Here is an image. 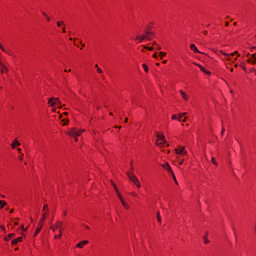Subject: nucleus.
Instances as JSON below:
<instances>
[{
  "label": "nucleus",
  "instance_id": "nucleus-43",
  "mask_svg": "<svg viewBox=\"0 0 256 256\" xmlns=\"http://www.w3.org/2000/svg\"><path fill=\"white\" fill-rule=\"evenodd\" d=\"M19 159H20V161H23V155H21V156L19 157Z\"/></svg>",
  "mask_w": 256,
  "mask_h": 256
},
{
  "label": "nucleus",
  "instance_id": "nucleus-60",
  "mask_svg": "<svg viewBox=\"0 0 256 256\" xmlns=\"http://www.w3.org/2000/svg\"><path fill=\"white\" fill-rule=\"evenodd\" d=\"M10 213H13V209H12V210H10Z\"/></svg>",
  "mask_w": 256,
  "mask_h": 256
},
{
  "label": "nucleus",
  "instance_id": "nucleus-41",
  "mask_svg": "<svg viewBox=\"0 0 256 256\" xmlns=\"http://www.w3.org/2000/svg\"><path fill=\"white\" fill-rule=\"evenodd\" d=\"M157 50L161 51V46L157 45Z\"/></svg>",
  "mask_w": 256,
  "mask_h": 256
},
{
  "label": "nucleus",
  "instance_id": "nucleus-55",
  "mask_svg": "<svg viewBox=\"0 0 256 256\" xmlns=\"http://www.w3.org/2000/svg\"><path fill=\"white\" fill-rule=\"evenodd\" d=\"M127 121H128V118H125V123H127Z\"/></svg>",
  "mask_w": 256,
  "mask_h": 256
},
{
  "label": "nucleus",
  "instance_id": "nucleus-59",
  "mask_svg": "<svg viewBox=\"0 0 256 256\" xmlns=\"http://www.w3.org/2000/svg\"><path fill=\"white\" fill-rule=\"evenodd\" d=\"M86 229H89V226H85Z\"/></svg>",
  "mask_w": 256,
  "mask_h": 256
},
{
  "label": "nucleus",
  "instance_id": "nucleus-24",
  "mask_svg": "<svg viewBox=\"0 0 256 256\" xmlns=\"http://www.w3.org/2000/svg\"><path fill=\"white\" fill-rule=\"evenodd\" d=\"M5 205H7V202L0 200V209H3V207H5Z\"/></svg>",
  "mask_w": 256,
  "mask_h": 256
},
{
  "label": "nucleus",
  "instance_id": "nucleus-48",
  "mask_svg": "<svg viewBox=\"0 0 256 256\" xmlns=\"http://www.w3.org/2000/svg\"><path fill=\"white\" fill-rule=\"evenodd\" d=\"M22 230L27 231V229H25V227L23 225H22Z\"/></svg>",
  "mask_w": 256,
  "mask_h": 256
},
{
  "label": "nucleus",
  "instance_id": "nucleus-17",
  "mask_svg": "<svg viewBox=\"0 0 256 256\" xmlns=\"http://www.w3.org/2000/svg\"><path fill=\"white\" fill-rule=\"evenodd\" d=\"M113 185H114V189H115L120 201L123 202L124 201L123 196H121V193H119V189H117V186L115 184H113Z\"/></svg>",
  "mask_w": 256,
  "mask_h": 256
},
{
  "label": "nucleus",
  "instance_id": "nucleus-23",
  "mask_svg": "<svg viewBox=\"0 0 256 256\" xmlns=\"http://www.w3.org/2000/svg\"><path fill=\"white\" fill-rule=\"evenodd\" d=\"M13 237H15V234H8V236L5 238V241H9L10 239H13Z\"/></svg>",
  "mask_w": 256,
  "mask_h": 256
},
{
  "label": "nucleus",
  "instance_id": "nucleus-21",
  "mask_svg": "<svg viewBox=\"0 0 256 256\" xmlns=\"http://www.w3.org/2000/svg\"><path fill=\"white\" fill-rule=\"evenodd\" d=\"M198 67L201 69V71H203V73H206V75H211V72H209L208 70L205 69V67L198 65Z\"/></svg>",
  "mask_w": 256,
  "mask_h": 256
},
{
  "label": "nucleus",
  "instance_id": "nucleus-63",
  "mask_svg": "<svg viewBox=\"0 0 256 256\" xmlns=\"http://www.w3.org/2000/svg\"><path fill=\"white\" fill-rule=\"evenodd\" d=\"M85 46V44H82V47H84Z\"/></svg>",
  "mask_w": 256,
  "mask_h": 256
},
{
  "label": "nucleus",
  "instance_id": "nucleus-36",
  "mask_svg": "<svg viewBox=\"0 0 256 256\" xmlns=\"http://www.w3.org/2000/svg\"><path fill=\"white\" fill-rule=\"evenodd\" d=\"M212 163H213L214 165H217V162L215 161V158H212Z\"/></svg>",
  "mask_w": 256,
  "mask_h": 256
},
{
  "label": "nucleus",
  "instance_id": "nucleus-64",
  "mask_svg": "<svg viewBox=\"0 0 256 256\" xmlns=\"http://www.w3.org/2000/svg\"><path fill=\"white\" fill-rule=\"evenodd\" d=\"M230 71H233V68H231Z\"/></svg>",
  "mask_w": 256,
  "mask_h": 256
},
{
  "label": "nucleus",
  "instance_id": "nucleus-39",
  "mask_svg": "<svg viewBox=\"0 0 256 256\" xmlns=\"http://www.w3.org/2000/svg\"><path fill=\"white\" fill-rule=\"evenodd\" d=\"M0 49L4 51L5 53V48H3V45L0 44Z\"/></svg>",
  "mask_w": 256,
  "mask_h": 256
},
{
  "label": "nucleus",
  "instance_id": "nucleus-25",
  "mask_svg": "<svg viewBox=\"0 0 256 256\" xmlns=\"http://www.w3.org/2000/svg\"><path fill=\"white\" fill-rule=\"evenodd\" d=\"M156 219H157L158 223H161V213L157 212Z\"/></svg>",
  "mask_w": 256,
  "mask_h": 256
},
{
  "label": "nucleus",
  "instance_id": "nucleus-22",
  "mask_svg": "<svg viewBox=\"0 0 256 256\" xmlns=\"http://www.w3.org/2000/svg\"><path fill=\"white\" fill-rule=\"evenodd\" d=\"M40 226L36 229V232L34 234V237H37V235H39V233H41V229H43V225L41 226V224H39Z\"/></svg>",
  "mask_w": 256,
  "mask_h": 256
},
{
  "label": "nucleus",
  "instance_id": "nucleus-20",
  "mask_svg": "<svg viewBox=\"0 0 256 256\" xmlns=\"http://www.w3.org/2000/svg\"><path fill=\"white\" fill-rule=\"evenodd\" d=\"M148 36L142 35V36H137L136 39H138L140 41V43H143V41H145V39H147Z\"/></svg>",
  "mask_w": 256,
  "mask_h": 256
},
{
  "label": "nucleus",
  "instance_id": "nucleus-27",
  "mask_svg": "<svg viewBox=\"0 0 256 256\" xmlns=\"http://www.w3.org/2000/svg\"><path fill=\"white\" fill-rule=\"evenodd\" d=\"M122 205L123 207H125L126 209H129V204H127V202H125V200H122Z\"/></svg>",
  "mask_w": 256,
  "mask_h": 256
},
{
  "label": "nucleus",
  "instance_id": "nucleus-46",
  "mask_svg": "<svg viewBox=\"0 0 256 256\" xmlns=\"http://www.w3.org/2000/svg\"><path fill=\"white\" fill-rule=\"evenodd\" d=\"M153 57H154L155 59H157V53H155V54L153 55Z\"/></svg>",
  "mask_w": 256,
  "mask_h": 256
},
{
  "label": "nucleus",
  "instance_id": "nucleus-54",
  "mask_svg": "<svg viewBox=\"0 0 256 256\" xmlns=\"http://www.w3.org/2000/svg\"><path fill=\"white\" fill-rule=\"evenodd\" d=\"M153 45H157V42L154 41V42H153Z\"/></svg>",
  "mask_w": 256,
  "mask_h": 256
},
{
  "label": "nucleus",
  "instance_id": "nucleus-44",
  "mask_svg": "<svg viewBox=\"0 0 256 256\" xmlns=\"http://www.w3.org/2000/svg\"><path fill=\"white\" fill-rule=\"evenodd\" d=\"M42 15H43L44 17H47V14H46L45 12H43Z\"/></svg>",
  "mask_w": 256,
  "mask_h": 256
},
{
  "label": "nucleus",
  "instance_id": "nucleus-37",
  "mask_svg": "<svg viewBox=\"0 0 256 256\" xmlns=\"http://www.w3.org/2000/svg\"><path fill=\"white\" fill-rule=\"evenodd\" d=\"M221 135H225V128H222Z\"/></svg>",
  "mask_w": 256,
  "mask_h": 256
},
{
  "label": "nucleus",
  "instance_id": "nucleus-19",
  "mask_svg": "<svg viewBox=\"0 0 256 256\" xmlns=\"http://www.w3.org/2000/svg\"><path fill=\"white\" fill-rule=\"evenodd\" d=\"M21 143H19L17 140H14L13 143L11 144L12 149H15V147H19Z\"/></svg>",
  "mask_w": 256,
  "mask_h": 256
},
{
  "label": "nucleus",
  "instance_id": "nucleus-47",
  "mask_svg": "<svg viewBox=\"0 0 256 256\" xmlns=\"http://www.w3.org/2000/svg\"><path fill=\"white\" fill-rule=\"evenodd\" d=\"M203 34H204V35H207V30L203 31Z\"/></svg>",
  "mask_w": 256,
  "mask_h": 256
},
{
  "label": "nucleus",
  "instance_id": "nucleus-9",
  "mask_svg": "<svg viewBox=\"0 0 256 256\" xmlns=\"http://www.w3.org/2000/svg\"><path fill=\"white\" fill-rule=\"evenodd\" d=\"M222 54H224L226 56L227 61H231V57H234V55H238L239 56V52L238 51H235L234 53H231V54H227V53L222 52Z\"/></svg>",
  "mask_w": 256,
  "mask_h": 256
},
{
  "label": "nucleus",
  "instance_id": "nucleus-12",
  "mask_svg": "<svg viewBox=\"0 0 256 256\" xmlns=\"http://www.w3.org/2000/svg\"><path fill=\"white\" fill-rule=\"evenodd\" d=\"M88 243H89V241L84 240V241L78 243V244L76 245V247H78L79 249H83V247H85V245H87Z\"/></svg>",
  "mask_w": 256,
  "mask_h": 256
},
{
  "label": "nucleus",
  "instance_id": "nucleus-53",
  "mask_svg": "<svg viewBox=\"0 0 256 256\" xmlns=\"http://www.w3.org/2000/svg\"><path fill=\"white\" fill-rule=\"evenodd\" d=\"M67 123H69V120H66L65 125H67Z\"/></svg>",
  "mask_w": 256,
  "mask_h": 256
},
{
  "label": "nucleus",
  "instance_id": "nucleus-56",
  "mask_svg": "<svg viewBox=\"0 0 256 256\" xmlns=\"http://www.w3.org/2000/svg\"><path fill=\"white\" fill-rule=\"evenodd\" d=\"M64 115H69V113L65 112Z\"/></svg>",
  "mask_w": 256,
  "mask_h": 256
},
{
  "label": "nucleus",
  "instance_id": "nucleus-13",
  "mask_svg": "<svg viewBox=\"0 0 256 256\" xmlns=\"http://www.w3.org/2000/svg\"><path fill=\"white\" fill-rule=\"evenodd\" d=\"M248 63H252V65H256V54L252 55V58L247 60Z\"/></svg>",
  "mask_w": 256,
  "mask_h": 256
},
{
  "label": "nucleus",
  "instance_id": "nucleus-8",
  "mask_svg": "<svg viewBox=\"0 0 256 256\" xmlns=\"http://www.w3.org/2000/svg\"><path fill=\"white\" fill-rule=\"evenodd\" d=\"M175 153H176V155H187V151L185 150V147H183V146L176 148Z\"/></svg>",
  "mask_w": 256,
  "mask_h": 256
},
{
  "label": "nucleus",
  "instance_id": "nucleus-52",
  "mask_svg": "<svg viewBox=\"0 0 256 256\" xmlns=\"http://www.w3.org/2000/svg\"><path fill=\"white\" fill-rule=\"evenodd\" d=\"M18 153H21V148H18Z\"/></svg>",
  "mask_w": 256,
  "mask_h": 256
},
{
  "label": "nucleus",
  "instance_id": "nucleus-32",
  "mask_svg": "<svg viewBox=\"0 0 256 256\" xmlns=\"http://www.w3.org/2000/svg\"><path fill=\"white\" fill-rule=\"evenodd\" d=\"M144 49H148V51H153V47L144 46Z\"/></svg>",
  "mask_w": 256,
  "mask_h": 256
},
{
  "label": "nucleus",
  "instance_id": "nucleus-30",
  "mask_svg": "<svg viewBox=\"0 0 256 256\" xmlns=\"http://www.w3.org/2000/svg\"><path fill=\"white\" fill-rule=\"evenodd\" d=\"M61 235H62V234H61V232H60L59 235H55V236H54V239H61Z\"/></svg>",
  "mask_w": 256,
  "mask_h": 256
},
{
  "label": "nucleus",
  "instance_id": "nucleus-50",
  "mask_svg": "<svg viewBox=\"0 0 256 256\" xmlns=\"http://www.w3.org/2000/svg\"><path fill=\"white\" fill-rule=\"evenodd\" d=\"M62 33H65V27H64V28H62Z\"/></svg>",
  "mask_w": 256,
  "mask_h": 256
},
{
  "label": "nucleus",
  "instance_id": "nucleus-58",
  "mask_svg": "<svg viewBox=\"0 0 256 256\" xmlns=\"http://www.w3.org/2000/svg\"><path fill=\"white\" fill-rule=\"evenodd\" d=\"M102 79L105 80V76H102Z\"/></svg>",
  "mask_w": 256,
  "mask_h": 256
},
{
  "label": "nucleus",
  "instance_id": "nucleus-11",
  "mask_svg": "<svg viewBox=\"0 0 256 256\" xmlns=\"http://www.w3.org/2000/svg\"><path fill=\"white\" fill-rule=\"evenodd\" d=\"M185 115H187V112L179 114L178 115V121H180V122L183 121V123H185V121H187V118L183 119V117H185Z\"/></svg>",
  "mask_w": 256,
  "mask_h": 256
},
{
  "label": "nucleus",
  "instance_id": "nucleus-5",
  "mask_svg": "<svg viewBox=\"0 0 256 256\" xmlns=\"http://www.w3.org/2000/svg\"><path fill=\"white\" fill-rule=\"evenodd\" d=\"M163 169H165L166 171H168V173H171L173 179H175V172H173V169L171 168V165H169V163H165L162 164Z\"/></svg>",
  "mask_w": 256,
  "mask_h": 256
},
{
  "label": "nucleus",
  "instance_id": "nucleus-42",
  "mask_svg": "<svg viewBox=\"0 0 256 256\" xmlns=\"http://www.w3.org/2000/svg\"><path fill=\"white\" fill-rule=\"evenodd\" d=\"M174 181H175L176 185L179 184V183L177 182V177H175Z\"/></svg>",
  "mask_w": 256,
  "mask_h": 256
},
{
  "label": "nucleus",
  "instance_id": "nucleus-2",
  "mask_svg": "<svg viewBox=\"0 0 256 256\" xmlns=\"http://www.w3.org/2000/svg\"><path fill=\"white\" fill-rule=\"evenodd\" d=\"M82 133H85L84 129L77 130V128H72L69 132L70 137H74L75 141H77V137H79Z\"/></svg>",
  "mask_w": 256,
  "mask_h": 256
},
{
  "label": "nucleus",
  "instance_id": "nucleus-1",
  "mask_svg": "<svg viewBox=\"0 0 256 256\" xmlns=\"http://www.w3.org/2000/svg\"><path fill=\"white\" fill-rule=\"evenodd\" d=\"M127 175L130 181H132V183H134V185H136V187H138L139 189L141 187V182H139V179L137 178V176L133 172H127Z\"/></svg>",
  "mask_w": 256,
  "mask_h": 256
},
{
  "label": "nucleus",
  "instance_id": "nucleus-49",
  "mask_svg": "<svg viewBox=\"0 0 256 256\" xmlns=\"http://www.w3.org/2000/svg\"><path fill=\"white\" fill-rule=\"evenodd\" d=\"M225 25H226V27H229V22H226Z\"/></svg>",
  "mask_w": 256,
  "mask_h": 256
},
{
  "label": "nucleus",
  "instance_id": "nucleus-4",
  "mask_svg": "<svg viewBox=\"0 0 256 256\" xmlns=\"http://www.w3.org/2000/svg\"><path fill=\"white\" fill-rule=\"evenodd\" d=\"M43 211H46V212L42 215V218L39 221V225L41 226L43 225V223H45V219L47 217V211H49V206L47 204L43 206Z\"/></svg>",
  "mask_w": 256,
  "mask_h": 256
},
{
  "label": "nucleus",
  "instance_id": "nucleus-38",
  "mask_svg": "<svg viewBox=\"0 0 256 256\" xmlns=\"http://www.w3.org/2000/svg\"><path fill=\"white\" fill-rule=\"evenodd\" d=\"M178 165H183V160L178 161Z\"/></svg>",
  "mask_w": 256,
  "mask_h": 256
},
{
  "label": "nucleus",
  "instance_id": "nucleus-15",
  "mask_svg": "<svg viewBox=\"0 0 256 256\" xmlns=\"http://www.w3.org/2000/svg\"><path fill=\"white\" fill-rule=\"evenodd\" d=\"M21 241H23V237H18L14 240H12V245H17V243H21Z\"/></svg>",
  "mask_w": 256,
  "mask_h": 256
},
{
  "label": "nucleus",
  "instance_id": "nucleus-7",
  "mask_svg": "<svg viewBox=\"0 0 256 256\" xmlns=\"http://www.w3.org/2000/svg\"><path fill=\"white\" fill-rule=\"evenodd\" d=\"M157 139H160V141H162L161 143H156L159 147L165 145V143H167V140H165V135H160L159 133H157L156 135Z\"/></svg>",
  "mask_w": 256,
  "mask_h": 256
},
{
  "label": "nucleus",
  "instance_id": "nucleus-34",
  "mask_svg": "<svg viewBox=\"0 0 256 256\" xmlns=\"http://www.w3.org/2000/svg\"><path fill=\"white\" fill-rule=\"evenodd\" d=\"M97 73H103V70L101 68H97Z\"/></svg>",
  "mask_w": 256,
  "mask_h": 256
},
{
  "label": "nucleus",
  "instance_id": "nucleus-61",
  "mask_svg": "<svg viewBox=\"0 0 256 256\" xmlns=\"http://www.w3.org/2000/svg\"><path fill=\"white\" fill-rule=\"evenodd\" d=\"M95 67H97V68H98V67H99V65H97V64H96V65H95Z\"/></svg>",
  "mask_w": 256,
  "mask_h": 256
},
{
  "label": "nucleus",
  "instance_id": "nucleus-62",
  "mask_svg": "<svg viewBox=\"0 0 256 256\" xmlns=\"http://www.w3.org/2000/svg\"><path fill=\"white\" fill-rule=\"evenodd\" d=\"M235 67H239V65L235 64Z\"/></svg>",
  "mask_w": 256,
  "mask_h": 256
},
{
  "label": "nucleus",
  "instance_id": "nucleus-33",
  "mask_svg": "<svg viewBox=\"0 0 256 256\" xmlns=\"http://www.w3.org/2000/svg\"><path fill=\"white\" fill-rule=\"evenodd\" d=\"M165 55H167V53H165V52H160V57H161V58L165 57Z\"/></svg>",
  "mask_w": 256,
  "mask_h": 256
},
{
  "label": "nucleus",
  "instance_id": "nucleus-6",
  "mask_svg": "<svg viewBox=\"0 0 256 256\" xmlns=\"http://www.w3.org/2000/svg\"><path fill=\"white\" fill-rule=\"evenodd\" d=\"M52 231H55L56 229H59L60 233L63 232V222L58 221L54 226H51Z\"/></svg>",
  "mask_w": 256,
  "mask_h": 256
},
{
  "label": "nucleus",
  "instance_id": "nucleus-10",
  "mask_svg": "<svg viewBox=\"0 0 256 256\" xmlns=\"http://www.w3.org/2000/svg\"><path fill=\"white\" fill-rule=\"evenodd\" d=\"M144 37H146V39H147L148 41H151V38L153 37V32H152V31H149V30H146Z\"/></svg>",
  "mask_w": 256,
  "mask_h": 256
},
{
  "label": "nucleus",
  "instance_id": "nucleus-29",
  "mask_svg": "<svg viewBox=\"0 0 256 256\" xmlns=\"http://www.w3.org/2000/svg\"><path fill=\"white\" fill-rule=\"evenodd\" d=\"M63 24H64L63 21H58V22H57V27H61V25H63Z\"/></svg>",
  "mask_w": 256,
  "mask_h": 256
},
{
  "label": "nucleus",
  "instance_id": "nucleus-16",
  "mask_svg": "<svg viewBox=\"0 0 256 256\" xmlns=\"http://www.w3.org/2000/svg\"><path fill=\"white\" fill-rule=\"evenodd\" d=\"M0 67H1V73H5V72L9 71V69H7L5 64H3V62H1V61H0Z\"/></svg>",
  "mask_w": 256,
  "mask_h": 256
},
{
  "label": "nucleus",
  "instance_id": "nucleus-35",
  "mask_svg": "<svg viewBox=\"0 0 256 256\" xmlns=\"http://www.w3.org/2000/svg\"><path fill=\"white\" fill-rule=\"evenodd\" d=\"M131 195H132V197H137V193H135V192H132Z\"/></svg>",
  "mask_w": 256,
  "mask_h": 256
},
{
  "label": "nucleus",
  "instance_id": "nucleus-51",
  "mask_svg": "<svg viewBox=\"0 0 256 256\" xmlns=\"http://www.w3.org/2000/svg\"><path fill=\"white\" fill-rule=\"evenodd\" d=\"M162 63H164V64L167 63V60H163Z\"/></svg>",
  "mask_w": 256,
  "mask_h": 256
},
{
  "label": "nucleus",
  "instance_id": "nucleus-26",
  "mask_svg": "<svg viewBox=\"0 0 256 256\" xmlns=\"http://www.w3.org/2000/svg\"><path fill=\"white\" fill-rule=\"evenodd\" d=\"M142 67L146 73H149V66L147 64H143Z\"/></svg>",
  "mask_w": 256,
  "mask_h": 256
},
{
  "label": "nucleus",
  "instance_id": "nucleus-45",
  "mask_svg": "<svg viewBox=\"0 0 256 256\" xmlns=\"http://www.w3.org/2000/svg\"><path fill=\"white\" fill-rule=\"evenodd\" d=\"M2 231H5V226H1Z\"/></svg>",
  "mask_w": 256,
  "mask_h": 256
},
{
  "label": "nucleus",
  "instance_id": "nucleus-31",
  "mask_svg": "<svg viewBox=\"0 0 256 256\" xmlns=\"http://www.w3.org/2000/svg\"><path fill=\"white\" fill-rule=\"evenodd\" d=\"M172 119H173L174 121H178V116H177V115H173V116H172Z\"/></svg>",
  "mask_w": 256,
  "mask_h": 256
},
{
  "label": "nucleus",
  "instance_id": "nucleus-14",
  "mask_svg": "<svg viewBox=\"0 0 256 256\" xmlns=\"http://www.w3.org/2000/svg\"><path fill=\"white\" fill-rule=\"evenodd\" d=\"M190 49H191V51H193L194 53H201L195 44H191V45H190Z\"/></svg>",
  "mask_w": 256,
  "mask_h": 256
},
{
  "label": "nucleus",
  "instance_id": "nucleus-40",
  "mask_svg": "<svg viewBox=\"0 0 256 256\" xmlns=\"http://www.w3.org/2000/svg\"><path fill=\"white\" fill-rule=\"evenodd\" d=\"M46 21H48V22L51 21V17L47 16Z\"/></svg>",
  "mask_w": 256,
  "mask_h": 256
},
{
  "label": "nucleus",
  "instance_id": "nucleus-28",
  "mask_svg": "<svg viewBox=\"0 0 256 256\" xmlns=\"http://www.w3.org/2000/svg\"><path fill=\"white\" fill-rule=\"evenodd\" d=\"M203 239H204V243L207 245L209 243V239H207V236H204Z\"/></svg>",
  "mask_w": 256,
  "mask_h": 256
},
{
  "label": "nucleus",
  "instance_id": "nucleus-3",
  "mask_svg": "<svg viewBox=\"0 0 256 256\" xmlns=\"http://www.w3.org/2000/svg\"><path fill=\"white\" fill-rule=\"evenodd\" d=\"M48 105H49L50 107H55L56 105H57L58 108L63 107V106L61 105V100H59V98H50V99L48 100Z\"/></svg>",
  "mask_w": 256,
  "mask_h": 256
},
{
  "label": "nucleus",
  "instance_id": "nucleus-18",
  "mask_svg": "<svg viewBox=\"0 0 256 256\" xmlns=\"http://www.w3.org/2000/svg\"><path fill=\"white\" fill-rule=\"evenodd\" d=\"M180 93L184 101H189V96H187V94L183 90H180Z\"/></svg>",
  "mask_w": 256,
  "mask_h": 256
},
{
  "label": "nucleus",
  "instance_id": "nucleus-57",
  "mask_svg": "<svg viewBox=\"0 0 256 256\" xmlns=\"http://www.w3.org/2000/svg\"><path fill=\"white\" fill-rule=\"evenodd\" d=\"M15 225H19V222H15Z\"/></svg>",
  "mask_w": 256,
  "mask_h": 256
}]
</instances>
